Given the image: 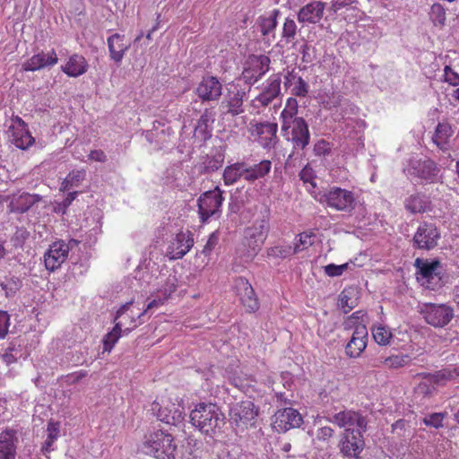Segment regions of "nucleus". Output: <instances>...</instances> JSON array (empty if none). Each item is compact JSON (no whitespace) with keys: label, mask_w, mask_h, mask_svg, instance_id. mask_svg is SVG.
Here are the masks:
<instances>
[{"label":"nucleus","mask_w":459,"mask_h":459,"mask_svg":"<svg viewBox=\"0 0 459 459\" xmlns=\"http://www.w3.org/2000/svg\"><path fill=\"white\" fill-rule=\"evenodd\" d=\"M223 202V191L219 186L201 194L197 199L200 221L204 224L212 218H219Z\"/></svg>","instance_id":"7"},{"label":"nucleus","mask_w":459,"mask_h":459,"mask_svg":"<svg viewBox=\"0 0 459 459\" xmlns=\"http://www.w3.org/2000/svg\"><path fill=\"white\" fill-rule=\"evenodd\" d=\"M30 237V232L24 227H17L11 242L14 247H22Z\"/></svg>","instance_id":"52"},{"label":"nucleus","mask_w":459,"mask_h":459,"mask_svg":"<svg viewBox=\"0 0 459 459\" xmlns=\"http://www.w3.org/2000/svg\"><path fill=\"white\" fill-rule=\"evenodd\" d=\"M316 202L336 212L351 214L356 208L357 197L354 192L333 186L314 195Z\"/></svg>","instance_id":"4"},{"label":"nucleus","mask_w":459,"mask_h":459,"mask_svg":"<svg viewBox=\"0 0 459 459\" xmlns=\"http://www.w3.org/2000/svg\"><path fill=\"white\" fill-rule=\"evenodd\" d=\"M357 291L353 288H345L340 294L338 299V307L343 313H349L357 306Z\"/></svg>","instance_id":"41"},{"label":"nucleus","mask_w":459,"mask_h":459,"mask_svg":"<svg viewBox=\"0 0 459 459\" xmlns=\"http://www.w3.org/2000/svg\"><path fill=\"white\" fill-rule=\"evenodd\" d=\"M368 329L360 324L353 330L352 336L345 346V353L350 358H359L367 347Z\"/></svg>","instance_id":"25"},{"label":"nucleus","mask_w":459,"mask_h":459,"mask_svg":"<svg viewBox=\"0 0 459 459\" xmlns=\"http://www.w3.org/2000/svg\"><path fill=\"white\" fill-rule=\"evenodd\" d=\"M316 235L313 232H302L299 234L295 238V243H294V252L297 254L307 249L309 247H311L314 244Z\"/></svg>","instance_id":"47"},{"label":"nucleus","mask_w":459,"mask_h":459,"mask_svg":"<svg viewBox=\"0 0 459 459\" xmlns=\"http://www.w3.org/2000/svg\"><path fill=\"white\" fill-rule=\"evenodd\" d=\"M453 129L449 123H438L433 135L434 143L441 150H446L450 137L453 135Z\"/></svg>","instance_id":"39"},{"label":"nucleus","mask_w":459,"mask_h":459,"mask_svg":"<svg viewBox=\"0 0 459 459\" xmlns=\"http://www.w3.org/2000/svg\"><path fill=\"white\" fill-rule=\"evenodd\" d=\"M8 133L10 141L19 149L26 150L35 142L28 130L26 123L18 116L12 118Z\"/></svg>","instance_id":"18"},{"label":"nucleus","mask_w":459,"mask_h":459,"mask_svg":"<svg viewBox=\"0 0 459 459\" xmlns=\"http://www.w3.org/2000/svg\"><path fill=\"white\" fill-rule=\"evenodd\" d=\"M297 34V25L293 19L286 18L282 27L281 37L286 43L291 42Z\"/></svg>","instance_id":"49"},{"label":"nucleus","mask_w":459,"mask_h":459,"mask_svg":"<svg viewBox=\"0 0 459 459\" xmlns=\"http://www.w3.org/2000/svg\"><path fill=\"white\" fill-rule=\"evenodd\" d=\"M271 166L272 163L269 160H264L257 164L249 166V168L257 178H261L270 172Z\"/></svg>","instance_id":"56"},{"label":"nucleus","mask_w":459,"mask_h":459,"mask_svg":"<svg viewBox=\"0 0 459 459\" xmlns=\"http://www.w3.org/2000/svg\"><path fill=\"white\" fill-rule=\"evenodd\" d=\"M67 257V247L65 246V240H56L49 245L44 254L45 267L49 272H55L61 267Z\"/></svg>","instance_id":"20"},{"label":"nucleus","mask_w":459,"mask_h":459,"mask_svg":"<svg viewBox=\"0 0 459 459\" xmlns=\"http://www.w3.org/2000/svg\"><path fill=\"white\" fill-rule=\"evenodd\" d=\"M271 59L265 55L253 56L243 69L241 79L245 83L253 85L270 70Z\"/></svg>","instance_id":"17"},{"label":"nucleus","mask_w":459,"mask_h":459,"mask_svg":"<svg viewBox=\"0 0 459 459\" xmlns=\"http://www.w3.org/2000/svg\"><path fill=\"white\" fill-rule=\"evenodd\" d=\"M363 433L355 429H345L339 442L340 453L343 457L359 459L365 447Z\"/></svg>","instance_id":"11"},{"label":"nucleus","mask_w":459,"mask_h":459,"mask_svg":"<svg viewBox=\"0 0 459 459\" xmlns=\"http://www.w3.org/2000/svg\"><path fill=\"white\" fill-rule=\"evenodd\" d=\"M86 177L85 169L72 170L62 182V190H69L72 187L78 186Z\"/></svg>","instance_id":"45"},{"label":"nucleus","mask_w":459,"mask_h":459,"mask_svg":"<svg viewBox=\"0 0 459 459\" xmlns=\"http://www.w3.org/2000/svg\"><path fill=\"white\" fill-rule=\"evenodd\" d=\"M16 431L7 429L0 433V459H15Z\"/></svg>","instance_id":"35"},{"label":"nucleus","mask_w":459,"mask_h":459,"mask_svg":"<svg viewBox=\"0 0 459 459\" xmlns=\"http://www.w3.org/2000/svg\"><path fill=\"white\" fill-rule=\"evenodd\" d=\"M145 454L155 459H175L177 446L172 435L157 430L145 437L143 444Z\"/></svg>","instance_id":"6"},{"label":"nucleus","mask_w":459,"mask_h":459,"mask_svg":"<svg viewBox=\"0 0 459 459\" xmlns=\"http://www.w3.org/2000/svg\"><path fill=\"white\" fill-rule=\"evenodd\" d=\"M190 422L203 434L212 437L225 425V416L215 403H200L190 412Z\"/></svg>","instance_id":"2"},{"label":"nucleus","mask_w":459,"mask_h":459,"mask_svg":"<svg viewBox=\"0 0 459 459\" xmlns=\"http://www.w3.org/2000/svg\"><path fill=\"white\" fill-rule=\"evenodd\" d=\"M10 315L7 311L0 310V339H4L9 332Z\"/></svg>","instance_id":"61"},{"label":"nucleus","mask_w":459,"mask_h":459,"mask_svg":"<svg viewBox=\"0 0 459 459\" xmlns=\"http://www.w3.org/2000/svg\"><path fill=\"white\" fill-rule=\"evenodd\" d=\"M297 254L294 252V247L287 245V246H276L270 249L269 255L278 257V258H286L291 256L292 255Z\"/></svg>","instance_id":"54"},{"label":"nucleus","mask_w":459,"mask_h":459,"mask_svg":"<svg viewBox=\"0 0 459 459\" xmlns=\"http://www.w3.org/2000/svg\"><path fill=\"white\" fill-rule=\"evenodd\" d=\"M303 423L300 413L293 408L278 410L273 415V426L278 432H286L290 429L299 428Z\"/></svg>","instance_id":"22"},{"label":"nucleus","mask_w":459,"mask_h":459,"mask_svg":"<svg viewBox=\"0 0 459 459\" xmlns=\"http://www.w3.org/2000/svg\"><path fill=\"white\" fill-rule=\"evenodd\" d=\"M281 74H273L265 81L262 92L255 97L254 102H258L260 106L266 107L271 104L281 94Z\"/></svg>","instance_id":"24"},{"label":"nucleus","mask_w":459,"mask_h":459,"mask_svg":"<svg viewBox=\"0 0 459 459\" xmlns=\"http://www.w3.org/2000/svg\"><path fill=\"white\" fill-rule=\"evenodd\" d=\"M107 44L110 59L117 64H120L130 48V43L126 40V36L114 33L107 39Z\"/></svg>","instance_id":"31"},{"label":"nucleus","mask_w":459,"mask_h":459,"mask_svg":"<svg viewBox=\"0 0 459 459\" xmlns=\"http://www.w3.org/2000/svg\"><path fill=\"white\" fill-rule=\"evenodd\" d=\"M445 418V414L441 412H435L429 416H426L423 419V423L426 426H430L436 429H438L443 426V420Z\"/></svg>","instance_id":"60"},{"label":"nucleus","mask_w":459,"mask_h":459,"mask_svg":"<svg viewBox=\"0 0 459 459\" xmlns=\"http://www.w3.org/2000/svg\"><path fill=\"white\" fill-rule=\"evenodd\" d=\"M229 415L231 422L239 427L252 424V421L258 415V409L253 402L242 401L230 407Z\"/></svg>","instance_id":"19"},{"label":"nucleus","mask_w":459,"mask_h":459,"mask_svg":"<svg viewBox=\"0 0 459 459\" xmlns=\"http://www.w3.org/2000/svg\"><path fill=\"white\" fill-rule=\"evenodd\" d=\"M88 63L86 59L81 56L74 54L69 57L67 63L62 66V71L70 77H78L86 73Z\"/></svg>","instance_id":"36"},{"label":"nucleus","mask_w":459,"mask_h":459,"mask_svg":"<svg viewBox=\"0 0 459 459\" xmlns=\"http://www.w3.org/2000/svg\"><path fill=\"white\" fill-rule=\"evenodd\" d=\"M41 199V195L38 194L15 193L12 195L8 207L11 212L24 213Z\"/></svg>","instance_id":"29"},{"label":"nucleus","mask_w":459,"mask_h":459,"mask_svg":"<svg viewBox=\"0 0 459 459\" xmlns=\"http://www.w3.org/2000/svg\"><path fill=\"white\" fill-rule=\"evenodd\" d=\"M403 173L421 184H434L439 180L440 168L430 158L411 157L403 167Z\"/></svg>","instance_id":"5"},{"label":"nucleus","mask_w":459,"mask_h":459,"mask_svg":"<svg viewBox=\"0 0 459 459\" xmlns=\"http://www.w3.org/2000/svg\"><path fill=\"white\" fill-rule=\"evenodd\" d=\"M223 86L217 76L206 74L197 83L195 93L202 103H218L222 96Z\"/></svg>","instance_id":"10"},{"label":"nucleus","mask_w":459,"mask_h":459,"mask_svg":"<svg viewBox=\"0 0 459 459\" xmlns=\"http://www.w3.org/2000/svg\"><path fill=\"white\" fill-rule=\"evenodd\" d=\"M298 101L289 98L285 108L280 115L281 131L285 140L292 145V154L295 151H303L310 143V132L306 120L298 117Z\"/></svg>","instance_id":"1"},{"label":"nucleus","mask_w":459,"mask_h":459,"mask_svg":"<svg viewBox=\"0 0 459 459\" xmlns=\"http://www.w3.org/2000/svg\"><path fill=\"white\" fill-rule=\"evenodd\" d=\"M325 4L321 1H312L303 7L298 13V20L302 23H317L324 15Z\"/></svg>","instance_id":"32"},{"label":"nucleus","mask_w":459,"mask_h":459,"mask_svg":"<svg viewBox=\"0 0 459 459\" xmlns=\"http://www.w3.org/2000/svg\"><path fill=\"white\" fill-rule=\"evenodd\" d=\"M132 305L133 301L126 302V304L122 305L117 311L116 316L114 318L115 325L110 332L104 335L102 340L104 351L110 352L122 336V326L124 323L122 321L117 320L123 316L130 309Z\"/></svg>","instance_id":"26"},{"label":"nucleus","mask_w":459,"mask_h":459,"mask_svg":"<svg viewBox=\"0 0 459 459\" xmlns=\"http://www.w3.org/2000/svg\"><path fill=\"white\" fill-rule=\"evenodd\" d=\"M299 51L301 54L302 62L305 64H311L316 58L315 48L311 45H308L307 43L302 44Z\"/></svg>","instance_id":"58"},{"label":"nucleus","mask_w":459,"mask_h":459,"mask_svg":"<svg viewBox=\"0 0 459 459\" xmlns=\"http://www.w3.org/2000/svg\"><path fill=\"white\" fill-rule=\"evenodd\" d=\"M444 80L452 86L459 85V74L455 72L449 65L444 68Z\"/></svg>","instance_id":"62"},{"label":"nucleus","mask_w":459,"mask_h":459,"mask_svg":"<svg viewBox=\"0 0 459 459\" xmlns=\"http://www.w3.org/2000/svg\"><path fill=\"white\" fill-rule=\"evenodd\" d=\"M177 282L178 280L176 276L170 275L167 278L161 289L159 290V293L162 295L164 299H168L171 296V294L176 291L178 286Z\"/></svg>","instance_id":"53"},{"label":"nucleus","mask_w":459,"mask_h":459,"mask_svg":"<svg viewBox=\"0 0 459 459\" xmlns=\"http://www.w3.org/2000/svg\"><path fill=\"white\" fill-rule=\"evenodd\" d=\"M244 162H236L227 166L223 172V181L226 186H230L236 183L242 178L244 170Z\"/></svg>","instance_id":"42"},{"label":"nucleus","mask_w":459,"mask_h":459,"mask_svg":"<svg viewBox=\"0 0 459 459\" xmlns=\"http://www.w3.org/2000/svg\"><path fill=\"white\" fill-rule=\"evenodd\" d=\"M224 158V153L221 150H216L213 154L207 156L204 161L203 172L209 174L218 170L222 167Z\"/></svg>","instance_id":"43"},{"label":"nucleus","mask_w":459,"mask_h":459,"mask_svg":"<svg viewBox=\"0 0 459 459\" xmlns=\"http://www.w3.org/2000/svg\"><path fill=\"white\" fill-rule=\"evenodd\" d=\"M410 361V357L407 354H394L391 356H381L375 359L373 367L384 366L389 369H398L405 367Z\"/></svg>","instance_id":"38"},{"label":"nucleus","mask_w":459,"mask_h":459,"mask_svg":"<svg viewBox=\"0 0 459 459\" xmlns=\"http://www.w3.org/2000/svg\"><path fill=\"white\" fill-rule=\"evenodd\" d=\"M404 207L411 213H423L429 210L430 201L425 195L417 193L405 199Z\"/></svg>","instance_id":"37"},{"label":"nucleus","mask_w":459,"mask_h":459,"mask_svg":"<svg viewBox=\"0 0 459 459\" xmlns=\"http://www.w3.org/2000/svg\"><path fill=\"white\" fill-rule=\"evenodd\" d=\"M281 13L279 9H273L271 12L260 15L256 19L257 30L261 32L264 39H274L275 30L277 27V18Z\"/></svg>","instance_id":"30"},{"label":"nucleus","mask_w":459,"mask_h":459,"mask_svg":"<svg viewBox=\"0 0 459 459\" xmlns=\"http://www.w3.org/2000/svg\"><path fill=\"white\" fill-rule=\"evenodd\" d=\"M371 333L375 342L380 345L388 344L392 337L390 329L382 325L372 326Z\"/></svg>","instance_id":"48"},{"label":"nucleus","mask_w":459,"mask_h":459,"mask_svg":"<svg viewBox=\"0 0 459 459\" xmlns=\"http://www.w3.org/2000/svg\"><path fill=\"white\" fill-rule=\"evenodd\" d=\"M6 298H13L22 288V282L20 278L15 276L6 277L0 283Z\"/></svg>","instance_id":"46"},{"label":"nucleus","mask_w":459,"mask_h":459,"mask_svg":"<svg viewBox=\"0 0 459 459\" xmlns=\"http://www.w3.org/2000/svg\"><path fill=\"white\" fill-rule=\"evenodd\" d=\"M59 428H60L59 422L50 420L48 423V429H47L48 437L45 440V442L43 443L42 447H41L42 453L44 455H47L48 453H49L50 451L53 450L52 446L59 436Z\"/></svg>","instance_id":"44"},{"label":"nucleus","mask_w":459,"mask_h":459,"mask_svg":"<svg viewBox=\"0 0 459 459\" xmlns=\"http://www.w3.org/2000/svg\"><path fill=\"white\" fill-rule=\"evenodd\" d=\"M152 411L159 420L169 425L178 426L184 420V407L170 401H162V403L154 402Z\"/></svg>","instance_id":"16"},{"label":"nucleus","mask_w":459,"mask_h":459,"mask_svg":"<svg viewBox=\"0 0 459 459\" xmlns=\"http://www.w3.org/2000/svg\"><path fill=\"white\" fill-rule=\"evenodd\" d=\"M268 220L262 218L255 220L254 223L245 230L244 237L246 245L252 252V255H255L264 245L269 232Z\"/></svg>","instance_id":"15"},{"label":"nucleus","mask_w":459,"mask_h":459,"mask_svg":"<svg viewBox=\"0 0 459 459\" xmlns=\"http://www.w3.org/2000/svg\"><path fill=\"white\" fill-rule=\"evenodd\" d=\"M194 245L192 234L187 232H179L170 241L167 248V256L170 260H177L182 258L186 253L189 252Z\"/></svg>","instance_id":"23"},{"label":"nucleus","mask_w":459,"mask_h":459,"mask_svg":"<svg viewBox=\"0 0 459 459\" xmlns=\"http://www.w3.org/2000/svg\"><path fill=\"white\" fill-rule=\"evenodd\" d=\"M309 91L308 83L300 76L299 78H296V82L291 86L290 92L293 96L296 97H306Z\"/></svg>","instance_id":"51"},{"label":"nucleus","mask_w":459,"mask_h":459,"mask_svg":"<svg viewBox=\"0 0 459 459\" xmlns=\"http://www.w3.org/2000/svg\"><path fill=\"white\" fill-rule=\"evenodd\" d=\"M30 355L26 348V341L22 336L13 338L8 344L4 353L1 356V359L6 364L11 365L19 359H26Z\"/></svg>","instance_id":"28"},{"label":"nucleus","mask_w":459,"mask_h":459,"mask_svg":"<svg viewBox=\"0 0 459 459\" xmlns=\"http://www.w3.org/2000/svg\"><path fill=\"white\" fill-rule=\"evenodd\" d=\"M247 91L240 88L238 84H233L228 89L227 94L220 104V111L221 116L237 117L245 112L244 99Z\"/></svg>","instance_id":"12"},{"label":"nucleus","mask_w":459,"mask_h":459,"mask_svg":"<svg viewBox=\"0 0 459 459\" xmlns=\"http://www.w3.org/2000/svg\"><path fill=\"white\" fill-rule=\"evenodd\" d=\"M420 313L427 324L437 328L446 326L454 317V309L446 304L424 303Z\"/></svg>","instance_id":"9"},{"label":"nucleus","mask_w":459,"mask_h":459,"mask_svg":"<svg viewBox=\"0 0 459 459\" xmlns=\"http://www.w3.org/2000/svg\"><path fill=\"white\" fill-rule=\"evenodd\" d=\"M459 377V367H447L433 373L432 384L445 385Z\"/></svg>","instance_id":"40"},{"label":"nucleus","mask_w":459,"mask_h":459,"mask_svg":"<svg viewBox=\"0 0 459 459\" xmlns=\"http://www.w3.org/2000/svg\"><path fill=\"white\" fill-rule=\"evenodd\" d=\"M417 281L424 288L439 290L448 281V275L444 264L438 259L418 257L414 261Z\"/></svg>","instance_id":"3"},{"label":"nucleus","mask_w":459,"mask_h":459,"mask_svg":"<svg viewBox=\"0 0 459 459\" xmlns=\"http://www.w3.org/2000/svg\"><path fill=\"white\" fill-rule=\"evenodd\" d=\"M331 146L328 142L324 139L317 141L314 145V153L316 156H325L330 154Z\"/></svg>","instance_id":"63"},{"label":"nucleus","mask_w":459,"mask_h":459,"mask_svg":"<svg viewBox=\"0 0 459 459\" xmlns=\"http://www.w3.org/2000/svg\"><path fill=\"white\" fill-rule=\"evenodd\" d=\"M358 0H333L329 10L336 13L342 9L355 8L358 4Z\"/></svg>","instance_id":"57"},{"label":"nucleus","mask_w":459,"mask_h":459,"mask_svg":"<svg viewBox=\"0 0 459 459\" xmlns=\"http://www.w3.org/2000/svg\"><path fill=\"white\" fill-rule=\"evenodd\" d=\"M58 57L54 49L45 53L41 51L38 54L33 55L22 65L24 71L35 72L46 67H51L56 65Z\"/></svg>","instance_id":"27"},{"label":"nucleus","mask_w":459,"mask_h":459,"mask_svg":"<svg viewBox=\"0 0 459 459\" xmlns=\"http://www.w3.org/2000/svg\"><path fill=\"white\" fill-rule=\"evenodd\" d=\"M300 180L304 182V184H310L313 188L316 186L315 182L316 175L313 169L307 164L306 165L299 174Z\"/></svg>","instance_id":"59"},{"label":"nucleus","mask_w":459,"mask_h":459,"mask_svg":"<svg viewBox=\"0 0 459 459\" xmlns=\"http://www.w3.org/2000/svg\"><path fill=\"white\" fill-rule=\"evenodd\" d=\"M215 111L212 108H204L195 127L194 134L196 138L206 141L212 137V124L215 121Z\"/></svg>","instance_id":"34"},{"label":"nucleus","mask_w":459,"mask_h":459,"mask_svg":"<svg viewBox=\"0 0 459 459\" xmlns=\"http://www.w3.org/2000/svg\"><path fill=\"white\" fill-rule=\"evenodd\" d=\"M278 125L272 122L250 123L249 132L254 140L266 150L274 148L277 143Z\"/></svg>","instance_id":"14"},{"label":"nucleus","mask_w":459,"mask_h":459,"mask_svg":"<svg viewBox=\"0 0 459 459\" xmlns=\"http://www.w3.org/2000/svg\"><path fill=\"white\" fill-rule=\"evenodd\" d=\"M174 131L169 126H166L160 121L153 123V127L147 132L146 139L151 143H155L157 148L161 149L165 144L170 142Z\"/></svg>","instance_id":"33"},{"label":"nucleus","mask_w":459,"mask_h":459,"mask_svg":"<svg viewBox=\"0 0 459 459\" xmlns=\"http://www.w3.org/2000/svg\"><path fill=\"white\" fill-rule=\"evenodd\" d=\"M440 238V230L436 223L421 221L412 238V247L415 249L430 251L438 245Z\"/></svg>","instance_id":"8"},{"label":"nucleus","mask_w":459,"mask_h":459,"mask_svg":"<svg viewBox=\"0 0 459 459\" xmlns=\"http://www.w3.org/2000/svg\"><path fill=\"white\" fill-rule=\"evenodd\" d=\"M326 420L345 429H355V431L366 432L368 420L360 412L352 410H343L329 415Z\"/></svg>","instance_id":"13"},{"label":"nucleus","mask_w":459,"mask_h":459,"mask_svg":"<svg viewBox=\"0 0 459 459\" xmlns=\"http://www.w3.org/2000/svg\"><path fill=\"white\" fill-rule=\"evenodd\" d=\"M430 17L435 25H444L446 22V12L439 4H435L431 7Z\"/></svg>","instance_id":"55"},{"label":"nucleus","mask_w":459,"mask_h":459,"mask_svg":"<svg viewBox=\"0 0 459 459\" xmlns=\"http://www.w3.org/2000/svg\"><path fill=\"white\" fill-rule=\"evenodd\" d=\"M219 242V236L217 234V232H213L210 235L205 246L204 247V249H203V254H204L205 255H209L211 254V252L213 250V248L216 247V245L218 244Z\"/></svg>","instance_id":"64"},{"label":"nucleus","mask_w":459,"mask_h":459,"mask_svg":"<svg viewBox=\"0 0 459 459\" xmlns=\"http://www.w3.org/2000/svg\"><path fill=\"white\" fill-rule=\"evenodd\" d=\"M367 314L363 311H356L349 316L343 323L344 329H356V326L364 324L366 325Z\"/></svg>","instance_id":"50"},{"label":"nucleus","mask_w":459,"mask_h":459,"mask_svg":"<svg viewBox=\"0 0 459 459\" xmlns=\"http://www.w3.org/2000/svg\"><path fill=\"white\" fill-rule=\"evenodd\" d=\"M234 289L247 312H255L259 308L258 299L253 287L246 278H237L234 281Z\"/></svg>","instance_id":"21"}]
</instances>
